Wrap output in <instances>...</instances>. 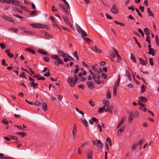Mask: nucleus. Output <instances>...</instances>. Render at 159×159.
Here are the masks:
<instances>
[{
	"mask_svg": "<svg viewBox=\"0 0 159 159\" xmlns=\"http://www.w3.org/2000/svg\"><path fill=\"white\" fill-rule=\"evenodd\" d=\"M94 83L93 82H91L90 81H87V84L90 89H94L95 88V86L94 85Z\"/></svg>",
	"mask_w": 159,
	"mask_h": 159,
	"instance_id": "1a4fd4ad",
	"label": "nucleus"
},
{
	"mask_svg": "<svg viewBox=\"0 0 159 159\" xmlns=\"http://www.w3.org/2000/svg\"><path fill=\"white\" fill-rule=\"evenodd\" d=\"M107 98L108 99H110L111 98V93L109 91H107Z\"/></svg>",
	"mask_w": 159,
	"mask_h": 159,
	"instance_id": "49530a36",
	"label": "nucleus"
},
{
	"mask_svg": "<svg viewBox=\"0 0 159 159\" xmlns=\"http://www.w3.org/2000/svg\"><path fill=\"white\" fill-rule=\"evenodd\" d=\"M62 17L64 20L65 21V23L67 25H68V24H70L69 19L67 16H63Z\"/></svg>",
	"mask_w": 159,
	"mask_h": 159,
	"instance_id": "bb28decb",
	"label": "nucleus"
},
{
	"mask_svg": "<svg viewBox=\"0 0 159 159\" xmlns=\"http://www.w3.org/2000/svg\"><path fill=\"white\" fill-rule=\"evenodd\" d=\"M0 46L1 47L2 49H5L6 48L5 44L3 43H0Z\"/></svg>",
	"mask_w": 159,
	"mask_h": 159,
	"instance_id": "864d4df0",
	"label": "nucleus"
},
{
	"mask_svg": "<svg viewBox=\"0 0 159 159\" xmlns=\"http://www.w3.org/2000/svg\"><path fill=\"white\" fill-rule=\"evenodd\" d=\"M58 55L60 56H61L63 58L64 57H67V56L68 55V54L64 52L63 51H58Z\"/></svg>",
	"mask_w": 159,
	"mask_h": 159,
	"instance_id": "423d86ee",
	"label": "nucleus"
},
{
	"mask_svg": "<svg viewBox=\"0 0 159 159\" xmlns=\"http://www.w3.org/2000/svg\"><path fill=\"white\" fill-rule=\"evenodd\" d=\"M118 9L116 7V4H114L111 8V12L113 14H116L118 12Z\"/></svg>",
	"mask_w": 159,
	"mask_h": 159,
	"instance_id": "7ed1b4c3",
	"label": "nucleus"
},
{
	"mask_svg": "<svg viewBox=\"0 0 159 159\" xmlns=\"http://www.w3.org/2000/svg\"><path fill=\"white\" fill-rule=\"evenodd\" d=\"M54 63L55 65L57 66H58L60 64H64L63 61L60 58L57 60V61H55Z\"/></svg>",
	"mask_w": 159,
	"mask_h": 159,
	"instance_id": "f8f14e48",
	"label": "nucleus"
},
{
	"mask_svg": "<svg viewBox=\"0 0 159 159\" xmlns=\"http://www.w3.org/2000/svg\"><path fill=\"white\" fill-rule=\"evenodd\" d=\"M75 25L78 32L81 35L82 37H84L87 35V34L86 32L84 30H82L79 25L77 24H76Z\"/></svg>",
	"mask_w": 159,
	"mask_h": 159,
	"instance_id": "f257e3e1",
	"label": "nucleus"
},
{
	"mask_svg": "<svg viewBox=\"0 0 159 159\" xmlns=\"http://www.w3.org/2000/svg\"><path fill=\"white\" fill-rule=\"evenodd\" d=\"M67 82L69 84L70 86L72 87H74L76 83L75 80H73V77L71 76L68 77L67 79Z\"/></svg>",
	"mask_w": 159,
	"mask_h": 159,
	"instance_id": "f03ea898",
	"label": "nucleus"
},
{
	"mask_svg": "<svg viewBox=\"0 0 159 159\" xmlns=\"http://www.w3.org/2000/svg\"><path fill=\"white\" fill-rule=\"evenodd\" d=\"M43 59L44 61L47 62H48L49 61V58L47 57H43Z\"/></svg>",
	"mask_w": 159,
	"mask_h": 159,
	"instance_id": "13d9d810",
	"label": "nucleus"
},
{
	"mask_svg": "<svg viewBox=\"0 0 159 159\" xmlns=\"http://www.w3.org/2000/svg\"><path fill=\"white\" fill-rule=\"evenodd\" d=\"M125 127V125H123L121 127H120V129L117 131V135L118 136L120 135L122 132L124 130Z\"/></svg>",
	"mask_w": 159,
	"mask_h": 159,
	"instance_id": "9d476101",
	"label": "nucleus"
},
{
	"mask_svg": "<svg viewBox=\"0 0 159 159\" xmlns=\"http://www.w3.org/2000/svg\"><path fill=\"white\" fill-rule=\"evenodd\" d=\"M92 151L90 150H88L86 151V157L87 159H93L92 157Z\"/></svg>",
	"mask_w": 159,
	"mask_h": 159,
	"instance_id": "39448f33",
	"label": "nucleus"
},
{
	"mask_svg": "<svg viewBox=\"0 0 159 159\" xmlns=\"http://www.w3.org/2000/svg\"><path fill=\"white\" fill-rule=\"evenodd\" d=\"M51 57L55 60H57L59 58V57L58 55H52L51 56Z\"/></svg>",
	"mask_w": 159,
	"mask_h": 159,
	"instance_id": "e433bc0d",
	"label": "nucleus"
},
{
	"mask_svg": "<svg viewBox=\"0 0 159 159\" xmlns=\"http://www.w3.org/2000/svg\"><path fill=\"white\" fill-rule=\"evenodd\" d=\"M10 137L11 139L14 140H16L18 139V137L16 136H14L12 135L10 136Z\"/></svg>",
	"mask_w": 159,
	"mask_h": 159,
	"instance_id": "e2e57ef3",
	"label": "nucleus"
},
{
	"mask_svg": "<svg viewBox=\"0 0 159 159\" xmlns=\"http://www.w3.org/2000/svg\"><path fill=\"white\" fill-rule=\"evenodd\" d=\"M130 59L134 62V63L136 62V61L135 58L134 57L133 54L132 53L131 54Z\"/></svg>",
	"mask_w": 159,
	"mask_h": 159,
	"instance_id": "c9c22d12",
	"label": "nucleus"
},
{
	"mask_svg": "<svg viewBox=\"0 0 159 159\" xmlns=\"http://www.w3.org/2000/svg\"><path fill=\"white\" fill-rule=\"evenodd\" d=\"M30 86L33 87L34 89H37L38 87V84L37 83H35L34 82H30Z\"/></svg>",
	"mask_w": 159,
	"mask_h": 159,
	"instance_id": "412c9836",
	"label": "nucleus"
},
{
	"mask_svg": "<svg viewBox=\"0 0 159 159\" xmlns=\"http://www.w3.org/2000/svg\"><path fill=\"white\" fill-rule=\"evenodd\" d=\"M25 50L26 51L31 52L32 54H35L36 53L35 52L34 50L30 49V48H25Z\"/></svg>",
	"mask_w": 159,
	"mask_h": 159,
	"instance_id": "cd10ccee",
	"label": "nucleus"
},
{
	"mask_svg": "<svg viewBox=\"0 0 159 159\" xmlns=\"http://www.w3.org/2000/svg\"><path fill=\"white\" fill-rule=\"evenodd\" d=\"M137 144L136 143H134L131 147V151H135L137 148Z\"/></svg>",
	"mask_w": 159,
	"mask_h": 159,
	"instance_id": "f704fd0d",
	"label": "nucleus"
},
{
	"mask_svg": "<svg viewBox=\"0 0 159 159\" xmlns=\"http://www.w3.org/2000/svg\"><path fill=\"white\" fill-rule=\"evenodd\" d=\"M103 144L101 143V140H98L96 146L98 148H100L101 149H102L103 147Z\"/></svg>",
	"mask_w": 159,
	"mask_h": 159,
	"instance_id": "f3484780",
	"label": "nucleus"
},
{
	"mask_svg": "<svg viewBox=\"0 0 159 159\" xmlns=\"http://www.w3.org/2000/svg\"><path fill=\"white\" fill-rule=\"evenodd\" d=\"M73 55L77 59L78 61H79V58L77 51H75L73 53Z\"/></svg>",
	"mask_w": 159,
	"mask_h": 159,
	"instance_id": "c756f323",
	"label": "nucleus"
},
{
	"mask_svg": "<svg viewBox=\"0 0 159 159\" xmlns=\"http://www.w3.org/2000/svg\"><path fill=\"white\" fill-rule=\"evenodd\" d=\"M139 100L141 102H146L148 101V99L144 97H140L139 98Z\"/></svg>",
	"mask_w": 159,
	"mask_h": 159,
	"instance_id": "4be33fe9",
	"label": "nucleus"
},
{
	"mask_svg": "<svg viewBox=\"0 0 159 159\" xmlns=\"http://www.w3.org/2000/svg\"><path fill=\"white\" fill-rule=\"evenodd\" d=\"M40 23H36V24H30V25L33 27V28L35 29H37L38 28H40Z\"/></svg>",
	"mask_w": 159,
	"mask_h": 159,
	"instance_id": "a211bd4d",
	"label": "nucleus"
},
{
	"mask_svg": "<svg viewBox=\"0 0 159 159\" xmlns=\"http://www.w3.org/2000/svg\"><path fill=\"white\" fill-rule=\"evenodd\" d=\"M139 109L141 110H142L144 112H146L147 111V109L145 107V106L143 107H139Z\"/></svg>",
	"mask_w": 159,
	"mask_h": 159,
	"instance_id": "09e8293b",
	"label": "nucleus"
},
{
	"mask_svg": "<svg viewBox=\"0 0 159 159\" xmlns=\"http://www.w3.org/2000/svg\"><path fill=\"white\" fill-rule=\"evenodd\" d=\"M134 115V113L133 112L131 111L129 114L128 118V121L130 123H131L133 120V116Z\"/></svg>",
	"mask_w": 159,
	"mask_h": 159,
	"instance_id": "dca6fc26",
	"label": "nucleus"
},
{
	"mask_svg": "<svg viewBox=\"0 0 159 159\" xmlns=\"http://www.w3.org/2000/svg\"><path fill=\"white\" fill-rule=\"evenodd\" d=\"M2 123H3L4 125H7L9 124L8 122L6 121V120L5 119H4L2 120Z\"/></svg>",
	"mask_w": 159,
	"mask_h": 159,
	"instance_id": "6e6d98bb",
	"label": "nucleus"
},
{
	"mask_svg": "<svg viewBox=\"0 0 159 159\" xmlns=\"http://www.w3.org/2000/svg\"><path fill=\"white\" fill-rule=\"evenodd\" d=\"M97 84H101V82L99 80H97L96 78L95 79V80H93Z\"/></svg>",
	"mask_w": 159,
	"mask_h": 159,
	"instance_id": "680f3d73",
	"label": "nucleus"
},
{
	"mask_svg": "<svg viewBox=\"0 0 159 159\" xmlns=\"http://www.w3.org/2000/svg\"><path fill=\"white\" fill-rule=\"evenodd\" d=\"M49 19L51 20L54 26H56L57 27H58V26L56 24V22L53 16H50Z\"/></svg>",
	"mask_w": 159,
	"mask_h": 159,
	"instance_id": "6ab92c4d",
	"label": "nucleus"
},
{
	"mask_svg": "<svg viewBox=\"0 0 159 159\" xmlns=\"http://www.w3.org/2000/svg\"><path fill=\"white\" fill-rule=\"evenodd\" d=\"M67 57L69 61H74V59L69 54L67 56Z\"/></svg>",
	"mask_w": 159,
	"mask_h": 159,
	"instance_id": "69168bd1",
	"label": "nucleus"
},
{
	"mask_svg": "<svg viewBox=\"0 0 159 159\" xmlns=\"http://www.w3.org/2000/svg\"><path fill=\"white\" fill-rule=\"evenodd\" d=\"M89 104L91 105L92 106H94L95 105V102H93V101L91 100H90L89 101Z\"/></svg>",
	"mask_w": 159,
	"mask_h": 159,
	"instance_id": "4d7b16f0",
	"label": "nucleus"
},
{
	"mask_svg": "<svg viewBox=\"0 0 159 159\" xmlns=\"http://www.w3.org/2000/svg\"><path fill=\"white\" fill-rule=\"evenodd\" d=\"M20 77H21L23 78H25V79H26V76L25 75V73L24 72H22L20 75Z\"/></svg>",
	"mask_w": 159,
	"mask_h": 159,
	"instance_id": "a19ab883",
	"label": "nucleus"
},
{
	"mask_svg": "<svg viewBox=\"0 0 159 159\" xmlns=\"http://www.w3.org/2000/svg\"><path fill=\"white\" fill-rule=\"evenodd\" d=\"M147 11L148 14V15L149 16L153 17H154V15L152 12L150 10V7H148L147 9Z\"/></svg>",
	"mask_w": 159,
	"mask_h": 159,
	"instance_id": "a878e982",
	"label": "nucleus"
},
{
	"mask_svg": "<svg viewBox=\"0 0 159 159\" xmlns=\"http://www.w3.org/2000/svg\"><path fill=\"white\" fill-rule=\"evenodd\" d=\"M92 120L93 122H95L96 123H97L98 124V119H96L95 117H92Z\"/></svg>",
	"mask_w": 159,
	"mask_h": 159,
	"instance_id": "8fccbe9b",
	"label": "nucleus"
},
{
	"mask_svg": "<svg viewBox=\"0 0 159 159\" xmlns=\"http://www.w3.org/2000/svg\"><path fill=\"white\" fill-rule=\"evenodd\" d=\"M2 17L6 20L9 21L10 22H14V20L13 19H12L11 18L9 17L8 16H7L5 15H4L2 16Z\"/></svg>",
	"mask_w": 159,
	"mask_h": 159,
	"instance_id": "6e6552de",
	"label": "nucleus"
},
{
	"mask_svg": "<svg viewBox=\"0 0 159 159\" xmlns=\"http://www.w3.org/2000/svg\"><path fill=\"white\" fill-rule=\"evenodd\" d=\"M149 52H148L150 55H152L154 56L155 55L154 52V49L153 48H152L149 49H148Z\"/></svg>",
	"mask_w": 159,
	"mask_h": 159,
	"instance_id": "473e14b6",
	"label": "nucleus"
},
{
	"mask_svg": "<svg viewBox=\"0 0 159 159\" xmlns=\"http://www.w3.org/2000/svg\"><path fill=\"white\" fill-rule=\"evenodd\" d=\"M141 93H143L145 91L146 87L143 84L141 87Z\"/></svg>",
	"mask_w": 159,
	"mask_h": 159,
	"instance_id": "2f4dec72",
	"label": "nucleus"
},
{
	"mask_svg": "<svg viewBox=\"0 0 159 159\" xmlns=\"http://www.w3.org/2000/svg\"><path fill=\"white\" fill-rule=\"evenodd\" d=\"M138 30L139 32L141 34L142 36L143 37H144V34L143 32V31H142V30L140 29H138Z\"/></svg>",
	"mask_w": 159,
	"mask_h": 159,
	"instance_id": "0e129e2a",
	"label": "nucleus"
},
{
	"mask_svg": "<svg viewBox=\"0 0 159 159\" xmlns=\"http://www.w3.org/2000/svg\"><path fill=\"white\" fill-rule=\"evenodd\" d=\"M9 30H11L12 31L17 33L18 31V29L15 28H11L9 29Z\"/></svg>",
	"mask_w": 159,
	"mask_h": 159,
	"instance_id": "79ce46f5",
	"label": "nucleus"
},
{
	"mask_svg": "<svg viewBox=\"0 0 159 159\" xmlns=\"http://www.w3.org/2000/svg\"><path fill=\"white\" fill-rule=\"evenodd\" d=\"M38 52L43 55H46L48 56L49 55V54L47 52L44 51L42 49H39L38 50Z\"/></svg>",
	"mask_w": 159,
	"mask_h": 159,
	"instance_id": "ddd939ff",
	"label": "nucleus"
},
{
	"mask_svg": "<svg viewBox=\"0 0 159 159\" xmlns=\"http://www.w3.org/2000/svg\"><path fill=\"white\" fill-rule=\"evenodd\" d=\"M19 6L20 7L22 10H24L25 11H27L28 10V8L26 7L23 6L21 5H20Z\"/></svg>",
	"mask_w": 159,
	"mask_h": 159,
	"instance_id": "052dcab7",
	"label": "nucleus"
},
{
	"mask_svg": "<svg viewBox=\"0 0 159 159\" xmlns=\"http://www.w3.org/2000/svg\"><path fill=\"white\" fill-rule=\"evenodd\" d=\"M76 131H77V130H76V125L75 124L73 127V131L72 132V135H73V140H75V139L76 137Z\"/></svg>",
	"mask_w": 159,
	"mask_h": 159,
	"instance_id": "9b49d317",
	"label": "nucleus"
},
{
	"mask_svg": "<svg viewBox=\"0 0 159 159\" xmlns=\"http://www.w3.org/2000/svg\"><path fill=\"white\" fill-rule=\"evenodd\" d=\"M83 37V38L84 39V41L87 43H90V42L91 41V40L89 38H85L84 37Z\"/></svg>",
	"mask_w": 159,
	"mask_h": 159,
	"instance_id": "c03bdc74",
	"label": "nucleus"
},
{
	"mask_svg": "<svg viewBox=\"0 0 159 159\" xmlns=\"http://www.w3.org/2000/svg\"><path fill=\"white\" fill-rule=\"evenodd\" d=\"M73 76L74 78L75 82L76 83L78 80V78L76 74H74Z\"/></svg>",
	"mask_w": 159,
	"mask_h": 159,
	"instance_id": "de8ad7c7",
	"label": "nucleus"
},
{
	"mask_svg": "<svg viewBox=\"0 0 159 159\" xmlns=\"http://www.w3.org/2000/svg\"><path fill=\"white\" fill-rule=\"evenodd\" d=\"M49 70L46 67H45L43 70L42 71V72H49Z\"/></svg>",
	"mask_w": 159,
	"mask_h": 159,
	"instance_id": "3c124183",
	"label": "nucleus"
},
{
	"mask_svg": "<svg viewBox=\"0 0 159 159\" xmlns=\"http://www.w3.org/2000/svg\"><path fill=\"white\" fill-rule=\"evenodd\" d=\"M155 41L156 44L159 46V39L157 35L155 36Z\"/></svg>",
	"mask_w": 159,
	"mask_h": 159,
	"instance_id": "a18cd8bd",
	"label": "nucleus"
},
{
	"mask_svg": "<svg viewBox=\"0 0 159 159\" xmlns=\"http://www.w3.org/2000/svg\"><path fill=\"white\" fill-rule=\"evenodd\" d=\"M117 57L118 58L117 60V62L120 63L121 61H122V59L118 53H117Z\"/></svg>",
	"mask_w": 159,
	"mask_h": 159,
	"instance_id": "72a5a7b5",
	"label": "nucleus"
},
{
	"mask_svg": "<svg viewBox=\"0 0 159 159\" xmlns=\"http://www.w3.org/2000/svg\"><path fill=\"white\" fill-rule=\"evenodd\" d=\"M139 60L141 64L142 65L145 66L147 64V61H145L142 58H139Z\"/></svg>",
	"mask_w": 159,
	"mask_h": 159,
	"instance_id": "2eb2a0df",
	"label": "nucleus"
},
{
	"mask_svg": "<svg viewBox=\"0 0 159 159\" xmlns=\"http://www.w3.org/2000/svg\"><path fill=\"white\" fill-rule=\"evenodd\" d=\"M139 116V112L137 111H135L134 112V116L135 117H137Z\"/></svg>",
	"mask_w": 159,
	"mask_h": 159,
	"instance_id": "774afa93",
	"label": "nucleus"
},
{
	"mask_svg": "<svg viewBox=\"0 0 159 159\" xmlns=\"http://www.w3.org/2000/svg\"><path fill=\"white\" fill-rule=\"evenodd\" d=\"M24 32L25 33H26V34H33V32L31 31L30 30H24Z\"/></svg>",
	"mask_w": 159,
	"mask_h": 159,
	"instance_id": "bf43d9fd",
	"label": "nucleus"
},
{
	"mask_svg": "<svg viewBox=\"0 0 159 159\" xmlns=\"http://www.w3.org/2000/svg\"><path fill=\"white\" fill-rule=\"evenodd\" d=\"M58 6L64 11L67 15H68L69 13L68 10H67V8L66 7H65L63 4H59Z\"/></svg>",
	"mask_w": 159,
	"mask_h": 159,
	"instance_id": "0eeeda50",
	"label": "nucleus"
},
{
	"mask_svg": "<svg viewBox=\"0 0 159 159\" xmlns=\"http://www.w3.org/2000/svg\"><path fill=\"white\" fill-rule=\"evenodd\" d=\"M105 109V107H100L98 111V113H100L103 112L104 111V110Z\"/></svg>",
	"mask_w": 159,
	"mask_h": 159,
	"instance_id": "58836bf2",
	"label": "nucleus"
},
{
	"mask_svg": "<svg viewBox=\"0 0 159 159\" xmlns=\"http://www.w3.org/2000/svg\"><path fill=\"white\" fill-rule=\"evenodd\" d=\"M16 134L21 135H22V137L23 138L24 136H25L26 135V134L24 132H17L16 133Z\"/></svg>",
	"mask_w": 159,
	"mask_h": 159,
	"instance_id": "ea45409f",
	"label": "nucleus"
},
{
	"mask_svg": "<svg viewBox=\"0 0 159 159\" xmlns=\"http://www.w3.org/2000/svg\"><path fill=\"white\" fill-rule=\"evenodd\" d=\"M40 28H47L48 26L47 25H43L40 24Z\"/></svg>",
	"mask_w": 159,
	"mask_h": 159,
	"instance_id": "338daca9",
	"label": "nucleus"
},
{
	"mask_svg": "<svg viewBox=\"0 0 159 159\" xmlns=\"http://www.w3.org/2000/svg\"><path fill=\"white\" fill-rule=\"evenodd\" d=\"M5 52L7 54L10 58L14 57V55L12 53L10 52V50L8 49H7L5 50Z\"/></svg>",
	"mask_w": 159,
	"mask_h": 159,
	"instance_id": "4468645a",
	"label": "nucleus"
},
{
	"mask_svg": "<svg viewBox=\"0 0 159 159\" xmlns=\"http://www.w3.org/2000/svg\"><path fill=\"white\" fill-rule=\"evenodd\" d=\"M11 3L16 6H18L20 3L17 0H11Z\"/></svg>",
	"mask_w": 159,
	"mask_h": 159,
	"instance_id": "5701e85b",
	"label": "nucleus"
},
{
	"mask_svg": "<svg viewBox=\"0 0 159 159\" xmlns=\"http://www.w3.org/2000/svg\"><path fill=\"white\" fill-rule=\"evenodd\" d=\"M42 108L44 111H46L48 107L46 103H43L42 105Z\"/></svg>",
	"mask_w": 159,
	"mask_h": 159,
	"instance_id": "4c0bfd02",
	"label": "nucleus"
},
{
	"mask_svg": "<svg viewBox=\"0 0 159 159\" xmlns=\"http://www.w3.org/2000/svg\"><path fill=\"white\" fill-rule=\"evenodd\" d=\"M126 75L127 76L129 79H130L131 77V75L129 71L126 70Z\"/></svg>",
	"mask_w": 159,
	"mask_h": 159,
	"instance_id": "37998d69",
	"label": "nucleus"
},
{
	"mask_svg": "<svg viewBox=\"0 0 159 159\" xmlns=\"http://www.w3.org/2000/svg\"><path fill=\"white\" fill-rule=\"evenodd\" d=\"M6 60L3 59L2 61V64L3 66H8V64L5 62Z\"/></svg>",
	"mask_w": 159,
	"mask_h": 159,
	"instance_id": "5fc2aeb1",
	"label": "nucleus"
},
{
	"mask_svg": "<svg viewBox=\"0 0 159 159\" xmlns=\"http://www.w3.org/2000/svg\"><path fill=\"white\" fill-rule=\"evenodd\" d=\"M91 48L93 51L97 53H101L102 52V50L98 48L96 46H92L91 47Z\"/></svg>",
	"mask_w": 159,
	"mask_h": 159,
	"instance_id": "20e7f679",
	"label": "nucleus"
},
{
	"mask_svg": "<svg viewBox=\"0 0 159 159\" xmlns=\"http://www.w3.org/2000/svg\"><path fill=\"white\" fill-rule=\"evenodd\" d=\"M75 109L76 111L79 112L80 114H81L83 117H84V114L83 111H81L79 110V109L76 107H75Z\"/></svg>",
	"mask_w": 159,
	"mask_h": 159,
	"instance_id": "7c9ffc66",
	"label": "nucleus"
},
{
	"mask_svg": "<svg viewBox=\"0 0 159 159\" xmlns=\"http://www.w3.org/2000/svg\"><path fill=\"white\" fill-rule=\"evenodd\" d=\"M102 103L105 107H109L110 103L108 100H104L102 101Z\"/></svg>",
	"mask_w": 159,
	"mask_h": 159,
	"instance_id": "aec40b11",
	"label": "nucleus"
},
{
	"mask_svg": "<svg viewBox=\"0 0 159 159\" xmlns=\"http://www.w3.org/2000/svg\"><path fill=\"white\" fill-rule=\"evenodd\" d=\"M81 120L86 127H89L88 123L86 119L81 118Z\"/></svg>",
	"mask_w": 159,
	"mask_h": 159,
	"instance_id": "393cba45",
	"label": "nucleus"
},
{
	"mask_svg": "<svg viewBox=\"0 0 159 159\" xmlns=\"http://www.w3.org/2000/svg\"><path fill=\"white\" fill-rule=\"evenodd\" d=\"M149 62H150V63L151 65V66H153L154 65V63H153V58H149Z\"/></svg>",
	"mask_w": 159,
	"mask_h": 159,
	"instance_id": "603ef678",
	"label": "nucleus"
},
{
	"mask_svg": "<svg viewBox=\"0 0 159 159\" xmlns=\"http://www.w3.org/2000/svg\"><path fill=\"white\" fill-rule=\"evenodd\" d=\"M113 50L114 52H112L111 56L113 58H115L116 57V55H117V53L118 52L115 48H114Z\"/></svg>",
	"mask_w": 159,
	"mask_h": 159,
	"instance_id": "c85d7f7f",
	"label": "nucleus"
},
{
	"mask_svg": "<svg viewBox=\"0 0 159 159\" xmlns=\"http://www.w3.org/2000/svg\"><path fill=\"white\" fill-rule=\"evenodd\" d=\"M144 31L146 36V37H148V35L150 34L149 29L147 28H145L144 29Z\"/></svg>",
	"mask_w": 159,
	"mask_h": 159,
	"instance_id": "b1692460",
	"label": "nucleus"
}]
</instances>
